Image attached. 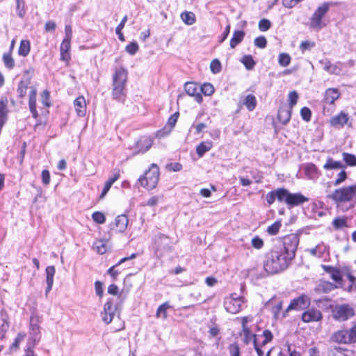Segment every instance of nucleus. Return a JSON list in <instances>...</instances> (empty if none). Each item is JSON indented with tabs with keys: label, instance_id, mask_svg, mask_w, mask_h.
Masks as SVG:
<instances>
[{
	"label": "nucleus",
	"instance_id": "obj_1",
	"mask_svg": "<svg viewBox=\"0 0 356 356\" xmlns=\"http://www.w3.org/2000/svg\"><path fill=\"white\" fill-rule=\"evenodd\" d=\"M291 260L275 247L266 254L264 263V268L268 274H275L286 269Z\"/></svg>",
	"mask_w": 356,
	"mask_h": 356
},
{
	"label": "nucleus",
	"instance_id": "obj_2",
	"mask_svg": "<svg viewBox=\"0 0 356 356\" xmlns=\"http://www.w3.org/2000/svg\"><path fill=\"white\" fill-rule=\"evenodd\" d=\"M127 80V71L122 67L116 69L113 76L112 95L114 99H120L124 95Z\"/></svg>",
	"mask_w": 356,
	"mask_h": 356
},
{
	"label": "nucleus",
	"instance_id": "obj_3",
	"mask_svg": "<svg viewBox=\"0 0 356 356\" xmlns=\"http://www.w3.org/2000/svg\"><path fill=\"white\" fill-rule=\"evenodd\" d=\"M355 197L356 184L335 189L332 193L327 195V199L332 200L337 204L350 202Z\"/></svg>",
	"mask_w": 356,
	"mask_h": 356
},
{
	"label": "nucleus",
	"instance_id": "obj_4",
	"mask_svg": "<svg viewBox=\"0 0 356 356\" xmlns=\"http://www.w3.org/2000/svg\"><path fill=\"white\" fill-rule=\"evenodd\" d=\"M332 3L324 2L319 6L309 19V27L312 29L319 31L325 26L323 22V17L328 12Z\"/></svg>",
	"mask_w": 356,
	"mask_h": 356
},
{
	"label": "nucleus",
	"instance_id": "obj_5",
	"mask_svg": "<svg viewBox=\"0 0 356 356\" xmlns=\"http://www.w3.org/2000/svg\"><path fill=\"white\" fill-rule=\"evenodd\" d=\"M159 180V167L153 163L144 175L141 176L138 181L140 185L148 190H152L156 188Z\"/></svg>",
	"mask_w": 356,
	"mask_h": 356
},
{
	"label": "nucleus",
	"instance_id": "obj_6",
	"mask_svg": "<svg viewBox=\"0 0 356 356\" xmlns=\"http://www.w3.org/2000/svg\"><path fill=\"white\" fill-rule=\"evenodd\" d=\"M299 243V237L298 235L292 234L287 235L283 238V243L280 246L276 248L282 250V252L286 254L291 260H292L296 255Z\"/></svg>",
	"mask_w": 356,
	"mask_h": 356
},
{
	"label": "nucleus",
	"instance_id": "obj_7",
	"mask_svg": "<svg viewBox=\"0 0 356 356\" xmlns=\"http://www.w3.org/2000/svg\"><path fill=\"white\" fill-rule=\"evenodd\" d=\"M354 315L355 309L347 304L337 305L332 311L334 318L339 321H346Z\"/></svg>",
	"mask_w": 356,
	"mask_h": 356
},
{
	"label": "nucleus",
	"instance_id": "obj_8",
	"mask_svg": "<svg viewBox=\"0 0 356 356\" xmlns=\"http://www.w3.org/2000/svg\"><path fill=\"white\" fill-rule=\"evenodd\" d=\"M243 298L238 297L236 295L232 294L230 297L225 298L224 307L226 311L231 314H236L240 312L241 305L243 303Z\"/></svg>",
	"mask_w": 356,
	"mask_h": 356
},
{
	"label": "nucleus",
	"instance_id": "obj_9",
	"mask_svg": "<svg viewBox=\"0 0 356 356\" xmlns=\"http://www.w3.org/2000/svg\"><path fill=\"white\" fill-rule=\"evenodd\" d=\"M310 304V298L306 295H302L296 298L293 299L285 312L282 315V318L286 317V313L290 310H300L303 309Z\"/></svg>",
	"mask_w": 356,
	"mask_h": 356
},
{
	"label": "nucleus",
	"instance_id": "obj_10",
	"mask_svg": "<svg viewBox=\"0 0 356 356\" xmlns=\"http://www.w3.org/2000/svg\"><path fill=\"white\" fill-rule=\"evenodd\" d=\"M29 334L30 337L28 340V345L35 346L40 339V330L38 321L35 320L33 317L31 318Z\"/></svg>",
	"mask_w": 356,
	"mask_h": 356
},
{
	"label": "nucleus",
	"instance_id": "obj_11",
	"mask_svg": "<svg viewBox=\"0 0 356 356\" xmlns=\"http://www.w3.org/2000/svg\"><path fill=\"white\" fill-rule=\"evenodd\" d=\"M115 312V309L113 307V300L109 299L104 305V310L101 313L102 321L109 324L112 322Z\"/></svg>",
	"mask_w": 356,
	"mask_h": 356
},
{
	"label": "nucleus",
	"instance_id": "obj_12",
	"mask_svg": "<svg viewBox=\"0 0 356 356\" xmlns=\"http://www.w3.org/2000/svg\"><path fill=\"white\" fill-rule=\"evenodd\" d=\"M186 92L192 97H195V99L200 103L202 101V97L200 93V87L193 82H188L184 86Z\"/></svg>",
	"mask_w": 356,
	"mask_h": 356
},
{
	"label": "nucleus",
	"instance_id": "obj_13",
	"mask_svg": "<svg viewBox=\"0 0 356 356\" xmlns=\"http://www.w3.org/2000/svg\"><path fill=\"white\" fill-rule=\"evenodd\" d=\"M309 199L301 193H290L286 199V204L289 208L298 206L304 202H308Z\"/></svg>",
	"mask_w": 356,
	"mask_h": 356
},
{
	"label": "nucleus",
	"instance_id": "obj_14",
	"mask_svg": "<svg viewBox=\"0 0 356 356\" xmlns=\"http://www.w3.org/2000/svg\"><path fill=\"white\" fill-rule=\"evenodd\" d=\"M322 318L321 312L316 309L305 311L302 315V320L305 323L318 321Z\"/></svg>",
	"mask_w": 356,
	"mask_h": 356
},
{
	"label": "nucleus",
	"instance_id": "obj_15",
	"mask_svg": "<svg viewBox=\"0 0 356 356\" xmlns=\"http://www.w3.org/2000/svg\"><path fill=\"white\" fill-rule=\"evenodd\" d=\"M332 339L333 341L339 343H353L352 341V339L350 337V330H339L336 332L332 336Z\"/></svg>",
	"mask_w": 356,
	"mask_h": 356
},
{
	"label": "nucleus",
	"instance_id": "obj_16",
	"mask_svg": "<svg viewBox=\"0 0 356 356\" xmlns=\"http://www.w3.org/2000/svg\"><path fill=\"white\" fill-rule=\"evenodd\" d=\"M348 114L342 111L339 114L331 118L330 124L334 127H342L348 123Z\"/></svg>",
	"mask_w": 356,
	"mask_h": 356
},
{
	"label": "nucleus",
	"instance_id": "obj_17",
	"mask_svg": "<svg viewBox=\"0 0 356 356\" xmlns=\"http://www.w3.org/2000/svg\"><path fill=\"white\" fill-rule=\"evenodd\" d=\"M46 282H47V287L45 289V294L46 296L48 295L49 291L52 289V286L54 284V277L56 273V269L54 266H49L46 268Z\"/></svg>",
	"mask_w": 356,
	"mask_h": 356
},
{
	"label": "nucleus",
	"instance_id": "obj_18",
	"mask_svg": "<svg viewBox=\"0 0 356 356\" xmlns=\"http://www.w3.org/2000/svg\"><path fill=\"white\" fill-rule=\"evenodd\" d=\"M292 108L288 106H282L279 108L277 113V118L283 124H287L291 117Z\"/></svg>",
	"mask_w": 356,
	"mask_h": 356
},
{
	"label": "nucleus",
	"instance_id": "obj_19",
	"mask_svg": "<svg viewBox=\"0 0 356 356\" xmlns=\"http://www.w3.org/2000/svg\"><path fill=\"white\" fill-rule=\"evenodd\" d=\"M76 113L79 116H84L86 113V102L83 96L77 97L74 102Z\"/></svg>",
	"mask_w": 356,
	"mask_h": 356
},
{
	"label": "nucleus",
	"instance_id": "obj_20",
	"mask_svg": "<svg viewBox=\"0 0 356 356\" xmlns=\"http://www.w3.org/2000/svg\"><path fill=\"white\" fill-rule=\"evenodd\" d=\"M273 353H276L277 356H300L299 352L291 350L289 345H287L286 350H282L280 348H272L268 351L266 356H270V354Z\"/></svg>",
	"mask_w": 356,
	"mask_h": 356
},
{
	"label": "nucleus",
	"instance_id": "obj_21",
	"mask_svg": "<svg viewBox=\"0 0 356 356\" xmlns=\"http://www.w3.org/2000/svg\"><path fill=\"white\" fill-rule=\"evenodd\" d=\"M29 106L33 117L36 119L38 116V113L36 110V90L33 88H31L29 92Z\"/></svg>",
	"mask_w": 356,
	"mask_h": 356
},
{
	"label": "nucleus",
	"instance_id": "obj_22",
	"mask_svg": "<svg viewBox=\"0 0 356 356\" xmlns=\"http://www.w3.org/2000/svg\"><path fill=\"white\" fill-rule=\"evenodd\" d=\"M339 97L340 93L337 89L328 88L325 92L324 100L326 103L332 104Z\"/></svg>",
	"mask_w": 356,
	"mask_h": 356
},
{
	"label": "nucleus",
	"instance_id": "obj_23",
	"mask_svg": "<svg viewBox=\"0 0 356 356\" xmlns=\"http://www.w3.org/2000/svg\"><path fill=\"white\" fill-rule=\"evenodd\" d=\"M128 222H129V220H128L127 216H125V215L118 216L115 220V225L116 230L120 232H123L126 229V228L128 225Z\"/></svg>",
	"mask_w": 356,
	"mask_h": 356
},
{
	"label": "nucleus",
	"instance_id": "obj_24",
	"mask_svg": "<svg viewBox=\"0 0 356 356\" xmlns=\"http://www.w3.org/2000/svg\"><path fill=\"white\" fill-rule=\"evenodd\" d=\"M245 35V33L243 31H235L230 40V47L232 49L235 48L243 41Z\"/></svg>",
	"mask_w": 356,
	"mask_h": 356
},
{
	"label": "nucleus",
	"instance_id": "obj_25",
	"mask_svg": "<svg viewBox=\"0 0 356 356\" xmlns=\"http://www.w3.org/2000/svg\"><path fill=\"white\" fill-rule=\"evenodd\" d=\"M337 288L334 284L328 281L321 280L317 286V290L323 293H329Z\"/></svg>",
	"mask_w": 356,
	"mask_h": 356
},
{
	"label": "nucleus",
	"instance_id": "obj_26",
	"mask_svg": "<svg viewBox=\"0 0 356 356\" xmlns=\"http://www.w3.org/2000/svg\"><path fill=\"white\" fill-rule=\"evenodd\" d=\"M211 141H204L200 143L196 147V152L200 157H202L207 152L212 148Z\"/></svg>",
	"mask_w": 356,
	"mask_h": 356
},
{
	"label": "nucleus",
	"instance_id": "obj_27",
	"mask_svg": "<svg viewBox=\"0 0 356 356\" xmlns=\"http://www.w3.org/2000/svg\"><path fill=\"white\" fill-rule=\"evenodd\" d=\"M155 243L157 245L158 249H169V238L164 234H159L156 237Z\"/></svg>",
	"mask_w": 356,
	"mask_h": 356
},
{
	"label": "nucleus",
	"instance_id": "obj_28",
	"mask_svg": "<svg viewBox=\"0 0 356 356\" xmlns=\"http://www.w3.org/2000/svg\"><path fill=\"white\" fill-rule=\"evenodd\" d=\"M332 225L335 230L342 229L348 227L347 223V218L345 217H337L332 222Z\"/></svg>",
	"mask_w": 356,
	"mask_h": 356
},
{
	"label": "nucleus",
	"instance_id": "obj_29",
	"mask_svg": "<svg viewBox=\"0 0 356 356\" xmlns=\"http://www.w3.org/2000/svg\"><path fill=\"white\" fill-rule=\"evenodd\" d=\"M31 44L29 40H22L20 42V45L18 49V54L19 56L25 57L29 54Z\"/></svg>",
	"mask_w": 356,
	"mask_h": 356
},
{
	"label": "nucleus",
	"instance_id": "obj_30",
	"mask_svg": "<svg viewBox=\"0 0 356 356\" xmlns=\"http://www.w3.org/2000/svg\"><path fill=\"white\" fill-rule=\"evenodd\" d=\"M243 104L246 106L248 111H253L257 105V100L255 97L252 94L248 95L245 98Z\"/></svg>",
	"mask_w": 356,
	"mask_h": 356
},
{
	"label": "nucleus",
	"instance_id": "obj_31",
	"mask_svg": "<svg viewBox=\"0 0 356 356\" xmlns=\"http://www.w3.org/2000/svg\"><path fill=\"white\" fill-rule=\"evenodd\" d=\"M107 241L106 240H97L93 245L94 249L100 254H104L107 250Z\"/></svg>",
	"mask_w": 356,
	"mask_h": 356
},
{
	"label": "nucleus",
	"instance_id": "obj_32",
	"mask_svg": "<svg viewBox=\"0 0 356 356\" xmlns=\"http://www.w3.org/2000/svg\"><path fill=\"white\" fill-rule=\"evenodd\" d=\"M343 167L341 162L335 161L332 159L329 158L327 159L326 163L323 165V168L325 170L330 169H339Z\"/></svg>",
	"mask_w": 356,
	"mask_h": 356
},
{
	"label": "nucleus",
	"instance_id": "obj_33",
	"mask_svg": "<svg viewBox=\"0 0 356 356\" xmlns=\"http://www.w3.org/2000/svg\"><path fill=\"white\" fill-rule=\"evenodd\" d=\"M181 18L183 22L188 24L192 25L195 22V16L191 12H184L181 14Z\"/></svg>",
	"mask_w": 356,
	"mask_h": 356
},
{
	"label": "nucleus",
	"instance_id": "obj_34",
	"mask_svg": "<svg viewBox=\"0 0 356 356\" xmlns=\"http://www.w3.org/2000/svg\"><path fill=\"white\" fill-rule=\"evenodd\" d=\"M241 61L248 70L253 69L256 64L251 55L243 56Z\"/></svg>",
	"mask_w": 356,
	"mask_h": 356
},
{
	"label": "nucleus",
	"instance_id": "obj_35",
	"mask_svg": "<svg viewBox=\"0 0 356 356\" xmlns=\"http://www.w3.org/2000/svg\"><path fill=\"white\" fill-rule=\"evenodd\" d=\"M277 199L278 201L285 202L286 204V199L289 198V192L284 188H278L276 190Z\"/></svg>",
	"mask_w": 356,
	"mask_h": 356
},
{
	"label": "nucleus",
	"instance_id": "obj_36",
	"mask_svg": "<svg viewBox=\"0 0 356 356\" xmlns=\"http://www.w3.org/2000/svg\"><path fill=\"white\" fill-rule=\"evenodd\" d=\"M170 307L169 303L165 302L161 305L156 311V317H160L162 315L163 318L165 319L167 318V309Z\"/></svg>",
	"mask_w": 356,
	"mask_h": 356
},
{
	"label": "nucleus",
	"instance_id": "obj_37",
	"mask_svg": "<svg viewBox=\"0 0 356 356\" xmlns=\"http://www.w3.org/2000/svg\"><path fill=\"white\" fill-rule=\"evenodd\" d=\"M127 21V16L125 15L122 19L121 20L120 23L118 24V26L115 29V33L118 35L119 40L121 41H124V37L122 33V30L124 27L125 23Z\"/></svg>",
	"mask_w": 356,
	"mask_h": 356
},
{
	"label": "nucleus",
	"instance_id": "obj_38",
	"mask_svg": "<svg viewBox=\"0 0 356 356\" xmlns=\"http://www.w3.org/2000/svg\"><path fill=\"white\" fill-rule=\"evenodd\" d=\"M281 226V221L277 220L271 225L268 226V227L267 228V232L271 236L276 235L279 232Z\"/></svg>",
	"mask_w": 356,
	"mask_h": 356
},
{
	"label": "nucleus",
	"instance_id": "obj_39",
	"mask_svg": "<svg viewBox=\"0 0 356 356\" xmlns=\"http://www.w3.org/2000/svg\"><path fill=\"white\" fill-rule=\"evenodd\" d=\"M291 57L288 54L282 53L279 55L278 63L282 67H286L290 64Z\"/></svg>",
	"mask_w": 356,
	"mask_h": 356
},
{
	"label": "nucleus",
	"instance_id": "obj_40",
	"mask_svg": "<svg viewBox=\"0 0 356 356\" xmlns=\"http://www.w3.org/2000/svg\"><path fill=\"white\" fill-rule=\"evenodd\" d=\"M3 60L5 66L8 69H12L15 66V61L10 53L3 55Z\"/></svg>",
	"mask_w": 356,
	"mask_h": 356
},
{
	"label": "nucleus",
	"instance_id": "obj_41",
	"mask_svg": "<svg viewBox=\"0 0 356 356\" xmlns=\"http://www.w3.org/2000/svg\"><path fill=\"white\" fill-rule=\"evenodd\" d=\"M243 332L244 334V341L245 343H249L251 341L254 343V341L259 340L257 336L252 333L250 328H248V332H246L245 331H243Z\"/></svg>",
	"mask_w": 356,
	"mask_h": 356
},
{
	"label": "nucleus",
	"instance_id": "obj_42",
	"mask_svg": "<svg viewBox=\"0 0 356 356\" xmlns=\"http://www.w3.org/2000/svg\"><path fill=\"white\" fill-rule=\"evenodd\" d=\"M138 145H144L145 146V148H143L142 147L140 148L139 152H147L152 146V140L150 138H145L143 139H140L138 142Z\"/></svg>",
	"mask_w": 356,
	"mask_h": 356
},
{
	"label": "nucleus",
	"instance_id": "obj_43",
	"mask_svg": "<svg viewBox=\"0 0 356 356\" xmlns=\"http://www.w3.org/2000/svg\"><path fill=\"white\" fill-rule=\"evenodd\" d=\"M343 159L344 161L349 165H356V156L348 153H343Z\"/></svg>",
	"mask_w": 356,
	"mask_h": 356
},
{
	"label": "nucleus",
	"instance_id": "obj_44",
	"mask_svg": "<svg viewBox=\"0 0 356 356\" xmlns=\"http://www.w3.org/2000/svg\"><path fill=\"white\" fill-rule=\"evenodd\" d=\"M139 47L136 42H131L126 46V51L130 55L133 56L138 51Z\"/></svg>",
	"mask_w": 356,
	"mask_h": 356
},
{
	"label": "nucleus",
	"instance_id": "obj_45",
	"mask_svg": "<svg viewBox=\"0 0 356 356\" xmlns=\"http://www.w3.org/2000/svg\"><path fill=\"white\" fill-rule=\"evenodd\" d=\"M203 92L205 95H211L214 92V88L211 83H204L200 87V92Z\"/></svg>",
	"mask_w": 356,
	"mask_h": 356
},
{
	"label": "nucleus",
	"instance_id": "obj_46",
	"mask_svg": "<svg viewBox=\"0 0 356 356\" xmlns=\"http://www.w3.org/2000/svg\"><path fill=\"white\" fill-rule=\"evenodd\" d=\"M16 10L19 17H23L25 15L24 2L23 0H16Z\"/></svg>",
	"mask_w": 356,
	"mask_h": 356
},
{
	"label": "nucleus",
	"instance_id": "obj_47",
	"mask_svg": "<svg viewBox=\"0 0 356 356\" xmlns=\"http://www.w3.org/2000/svg\"><path fill=\"white\" fill-rule=\"evenodd\" d=\"M254 44L257 47L264 49L267 44L266 38L264 36L257 37L254 39Z\"/></svg>",
	"mask_w": 356,
	"mask_h": 356
},
{
	"label": "nucleus",
	"instance_id": "obj_48",
	"mask_svg": "<svg viewBox=\"0 0 356 356\" xmlns=\"http://www.w3.org/2000/svg\"><path fill=\"white\" fill-rule=\"evenodd\" d=\"M26 334L24 332H20L17 334V337L15 338L14 342L12 343L10 348H15L17 349L19 348V343L24 341L25 339Z\"/></svg>",
	"mask_w": 356,
	"mask_h": 356
},
{
	"label": "nucleus",
	"instance_id": "obj_49",
	"mask_svg": "<svg viewBox=\"0 0 356 356\" xmlns=\"http://www.w3.org/2000/svg\"><path fill=\"white\" fill-rule=\"evenodd\" d=\"M211 71L213 74H217L221 70V64L218 59H213L210 64Z\"/></svg>",
	"mask_w": 356,
	"mask_h": 356
},
{
	"label": "nucleus",
	"instance_id": "obj_50",
	"mask_svg": "<svg viewBox=\"0 0 356 356\" xmlns=\"http://www.w3.org/2000/svg\"><path fill=\"white\" fill-rule=\"evenodd\" d=\"M298 95L296 91H291L289 94V108H293L298 102Z\"/></svg>",
	"mask_w": 356,
	"mask_h": 356
},
{
	"label": "nucleus",
	"instance_id": "obj_51",
	"mask_svg": "<svg viewBox=\"0 0 356 356\" xmlns=\"http://www.w3.org/2000/svg\"><path fill=\"white\" fill-rule=\"evenodd\" d=\"M251 244L253 248L259 250L264 246V241L259 236H255L252 238Z\"/></svg>",
	"mask_w": 356,
	"mask_h": 356
},
{
	"label": "nucleus",
	"instance_id": "obj_52",
	"mask_svg": "<svg viewBox=\"0 0 356 356\" xmlns=\"http://www.w3.org/2000/svg\"><path fill=\"white\" fill-rule=\"evenodd\" d=\"M258 26L260 31H266L270 28L271 23L267 19H262L259 21Z\"/></svg>",
	"mask_w": 356,
	"mask_h": 356
},
{
	"label": "nucleus",
	"instance_id": "obj_53",
	"mask_svg": "<svg viewBox=\"0 0 356 356\" xmlns=\"http://www.w3.org/2000/svg\"><path fill=\"white\" fill-rule=\"evenodd\" d=\"M92 218L95 222H96L99 224L104 223L106 220L104 215L102 212H99V211H96V212L93 213L92 215Z\"/></svg>",
	"mask_w": 356,
	"mask_h": 356
},
{
	"label": "nucleus",
	"instance_id": "obj_54",
	"mask_svg": "<svg viewBox=\"0 0 356 356\" xmlns=\"http://www.w3.org/2000/svg\"><path fill=\"white\" fill-rule=\"evenodd\" d=\"M229 351L230 356H240V348L237 343L230 344Z\"/></svg>",
	"mask_w": 356,
	"mask_h": 356
},
{
	"label": "nucleus",
	"instance_id": "obj_55",
	"mask_svg": "<svg viewBox=\"0 0 356 356\" xmlns=\"http://www.w3.org/2000/svg\"><path fill=\"white\" fill-rule=\"evenodd\" d=\"M307 252H309L311 255L318 257H321L323 254V251L321 250L320 245H317L313 248L308 249Z\"/></svg>",
	"mask_w": 356,
	"mask_h": 356
},
{
	"label": "nucleus",
	"instance_id": "obj_56",
	"mask_svg": "<svg viewBox=\"0 0 356 356\" xmlns=\"http://www.w3.org/2000/svg\"><path fill=\"white\" fill-rule=\"evenodd\" d=\"M300 115L305 121L309 122L311 119L312 112L309 108L303 107L300 111Z\"/></svg>",
	"mask_w": 356,
	"mask_h": 356
},
{
	"label": "nucleus",
	"instance_id": "obj_57",
	"mask_svg": "<svg viewBox=\"0 0 356 356\" xmlns=\"http://www.w3.org/2000/svg\"><path fill=\"white\" fill-rule=\"evenodd\" d=\"M331 278L336 282H339L342 280V275L341 271L335 268L333 271L330 273Z\"/></svg>",
	"mask_w": 356,
	"mask_h": 356
},
{
	"label": "nucleus",
	"instance_id": "obj_58",
	"mask_svg": "<svg viewBox=\"0 0 356 356\" xmlns=\"http://www.w3.org/2000/svg\"><path fill=\"white\" fill-rule=\"evenodd\" d=\"M347 178V174L346 171L342 170L341 171L338 177L336 179V180L334 182V186H337L340 185L342 182H343Z\"/></svg>",
	"mask_w": 356,
	"mask_h": 356
},
{
	"label": "nucleus",
	"instance_id": "obj_59",
	"mask_svg": "<svg viewBox=\"0 0 356 356\" xmlns=\"http://www.w3.org/2000/svg\"><path fill=\"white\" fill-rule=\"evenodd\" d=\"M282 308V302H279L276 305L272 307L271 312L275 318L277 319L280 317V312Z\"/></svg>",
	"mask_w": 356,
	"mask_h": 356
},
{
	"label": "nucleus",
	"instance_id": "obj_60",
	"mask_svg": "<svg viewBox=\"0 0 356 356\" xmlns=\"http://www.w3.org/2000/svg\"><path fill=\"white\" fill-rule=\"evenodd\" d=\"M95 289L97 296H98L101 298L103 296L104 290L103 284L100 281H96L95 282Z\"/></svg>",
	"mask_w": 356,
	"mask_h": 356
},
{
	"label": "nucleus",
	"instance_id": "obj_61",
	"mask_svg": "<svg viewBox=\"0 0 356 356\" xmlns=\"http://www.w3.org/2000/svg\"><path fill=\"white\" fill-rule=\"evenodd\" d=\"M257 338L259 341L260 339H264L270 342L273 339V334L270 330H266L263 332L261 335L257 336Z\"/></svg>",
	"mask_w": 356,
	"mask_h": 356
},
{
	"label": "nucleus",
	"instance_id": "obj_62",
	"mask_svg": "<svg viewBox=\"0 0 356 356\" xmlns=\"http://www.w3.org/2000/svg\"><path fill=\"white\" fill-rule=\"evenodd\" d=\"M178 117H179V113H175L169 118L168 121V124L170 127V129L169 131H170L171 129L175 127V125L177 121Z\"/></svg>",
	"mask_w": 356,
	"mask_h": 356
},
{
	"label": "nucleus",
	"instance_id": "obj_63",
	"mask_svg": "<svg viewBox=\"0 0 356 356\" xmlns=\"http://www.w3.org/2000/svg\"><path fill=\"white\" fill-rule=\"evenodd\" d=\"M70 41L69 39H64L60 44V51H67L70 52Z\"/></svg>",
	"mask_w": 356,
	"mask_h": 356
},
{
	"label": "nucleus",
	"instance_id": "obj_64",
	"mask_svg": "<svg viewBox=\"0 0 356 356\" xmlns=\"http://www.w3.org/2000/svg\"><path fill=\"white\" fill-rule=\"evenodd\" d=\"M314 46L315 43L314 42L305 40L300 43V48L302 51H305L309 49L312 47H314Z\"/></svg>",
	"mask_w": 356,
	"mask_h": 356
}]
</instances>
